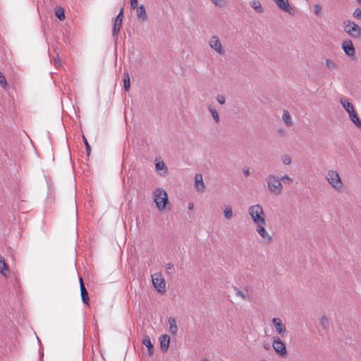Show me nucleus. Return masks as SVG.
<instances>
[{"instance_id":"1","label":"nucleus","mask_w":361,"mask_h":361,"mask_svg":"<svg viewBox=\"0 0 361 361\" xmlns=\"http://www.w3.org/2000/svg\"><path fill=\"white\" fill-rule=\"evenodd\" d=\"M325 178L331 188H333L334 190L337 192L343 191L344 184L338 172L336 170L329 169L326 172Z\"/></svg>"},{"instance_id":"2","label":"nucleus","mask_w":361,"mask_h":361,"mask_svg":"<svg viewBox=\"0 0 361 361\" xmlns=\"http://www.w3.org/2000/svg\"><path fill=\"white\" fill-rule=\"evenodd\" d=\"M248 214L255 226L267 224L263 207L259 204H256L249 207Z\"/></svg>"},{"instance_id":"3","label":"nucleus","mask_w":361,"mask_h":361,"mask_svg":"<svg viewBox=\"0 0 361 361\" xmlns=\"http://www.w3.org/2000/svg\"><path fill=\"white\" fill-rule=\"evenodd\" d=\"M266 183L268 190L270 193L279 195L283 192V185L281 178L274 174H269L266 177Z\"/></svg>"},{"instance_id":"4","label":"nucleus","mask_w":361,"mask_h":361,"mask_svg":"<svg viewBox=\"0 0 361 361\" xmlns=\"http://www.w3.org/2000/svg\"><path fill=\"white\" fill-rule=\"evenodd\" d=\"M340 103L343 109L347 111L349 119L355 125L356 127L361 129V121L359 119L354 106L348 98L343 97L340 99Z\"/></svg>"},{"instance_id":"5","label":"nucleus","mask_w":361,"mask_h":361,"mask_svg":"<svg viewBox=\"0 0 361 361\" xmlns=\"http://www.w3.org/2000/svg\"><path fill=\"white\" fill-rule=\"evenodd\" d=\"M153 201L159 211L164 210L169 203L168 195L165 190L161 188H156L153 191Z\"/></svg>"},{"instance_id":"6","label":"nucleus","mask_w":361,"mask_h":361,"mask_svg":"<svg viewBox=\"0 0 361 361\" xmlns=\"http://www.w3.org/2000/svg\"><path fill=\"white\" fill-rule=\"evenodd\" d=\"M208 44L216 54L219 56L226 54V49L217 35H212L208 40Z\"/></svg>"},{"instance_id":"7","label":"nucleus","mask_w":361,"mask_h":361,"mask_svg":"<svg viewBox=\"0 0 361 361\" xmlns=\"http://www.w3.org/2000/svg\"><path fill=\"white\" fill-rule=\"evenodd\" d=\"M343 30L348 35L353 38H359L361 36V27L354 21H344Z\"/></svg>"},{"instance_id":"8","label":"nucleus","mask_w":361,"mask_h":361,"mask_svg":"<svg viewBox=\"0 0 361 361\" xmlns=\"http://www.w3.org/2000/svg\"><path fill=\"white\" fill-rule=\"evenodd\" d=\"M266 224L256 225V232L261 238V240L264 244H269L272 241V235L266 230Z\"/></svg>"},{"instance_id":"9","label":"nucleus","mask_w":361,"mask_h":361,"mask_svg":"<svg viewBox=\"0 0 361 361\" xmlns=\"http://www.w3.org/2000/svg\"><path fill=\"white\" fill-rule=\"evenodd\" d=\"M272 347L276 354L281 357H284L287 354L286 345L279 337H274Z\"/></svg>"},{"instance_id":"10","label":"nucleus","mask_w":361,"mask_h":361,"mask_svg":"<svg viewBox=\"0 0 361 361\" xmlns=\"http://www.w3.org/2000/svg\"><path fill=\"white\" fill-rule=\"evenodd\" d=\"M152 281L154 287L159 292H164L166 288V283L164 277L161 273H156L152 276Z\"/></svg>"},{"instance_id":"11","label":"nucleus","mask_w":361,"mask_h":361,"mask_svg":"<svg viewBox=\"0 0 361 361\" xmlns=\"http://www.w3.org/2000/svg\"><path fill=\"white\" fill-rule=\"evenodd\" d=\"M123 18V9L121 8L119 13L117 15V16L115 18L114 26H113L112 35L116 41L118 39V32L122 27Z\"/></svg>"},{"instance_id":"12","label":"nucleus","mask_w":361,"mask_h":361,"mask_svg":"<svg viewBox=\"0 0 361 361\" xmlns=\"http://www.w3.org/2000/svg\"><path fill=\"white\" fill-rule=\"evenodd\" d=\"M271 322L276 329L277 334L281 336H283L286 334V327L285 324L282 322L281 318L274 317L271 319Z\"/></svg>"},{"instance_id":"13","label":"nucleus","mask_w":361,"mask_h":361,"mask_svg":"<svg viewBox=\"0 0 361 361\" xmlns=\"http://www.w3.org/2000/svg\"><path fill=\"white\" fill-rule=\"evenodd\" d=\"M342 49L345 54L349 57H354L355 54V49L351 40L348 39L342 42Z\"/></svg>"},{"instance_id":"14","label":"nucleus","mask_w":361,"mask_h":361,"mask_svg":"<svg viewBox=\"0 0 361 361\" xmlns=\"http://www.w3.org/2000/svg\"><path fill=\"white\" fill-rule=\"evenodd\" d=\"M235 295L243 300H250L252 295L250 287L245 286L243 289L235 288Z\"/></svg>"},{"instance_id":"15","label":"nucleus","mask_w":361,"mask_h":361,"mask_svg":"<svg viewBox=\"0 0 361 361\" xmlns=\"http://www.w3.org/2000/svg\"><path fill=\"white\" fill-rule=\"evenodd\" d=\"M195 188L197 192H203L205 190V184L202 174L197 173L195 176Z\"/></svg>"},{"instance_id":"16","label":"nucleus","mask_w":361,"mask_h":361,"mask_svg":"<svg viewBox=\"0 0 361 361\" xmlns=\"http://www.w3.org/2000/svg\"><path fill=\"white\" fill-rule=\"evenodd\" d=\"M276 6L283 11L290 13L292 7L290 6L288 0H273Z\"/></svg>"},{"instance_id":"17","label":"nucleus","mask_w":361,"mask_h":361,"mask_svg":"<svg viewBox=\"0 0 361 361\" xmlns=\"http://www.w3.org/2000/svg\"><path fill=\"white\" fill-rule=\"evenodd\" d=\"M159 341L161 350L166 351L169 347L170 337L166 334H163L159 337Z\"/></svg>"},{"instance_id":"18","label":"nucleus","mask_w":361,"mask_h":361,"mask_svg":"<svg viewBox=\"0 0 361 361\" xmlns=\"http://www.w3.org/2000/svg\"><path fill=\"white\" fill-rule=\"evenodd\" d=\"M0 273L5 277H8L9 275L8 267L1 255H0Z\"/></svg>"},{"instance_id":"19","label":"nucleus","mask_w":361,"mask_h":361,"mask_svg":"<svg viewBox=\"0 0 361 361\" xmlns=\"http://www.w3.org/2000/svg\"><path fill=\"white\" fill-rule=\"evenodd\" d=\"M156 171L161 176H164L167 173V168L164 161H157L155 164Z\"/></svg>"},{"instance_id":"20","label":"nucleus","mask_w":361,"mask_h":361,"mask_svg":"<svg viewBox=\"0 0 361 361\" xmlns=\"http://www.w3.org/2000/svg\"><path fill=\"white\" fill-rule=\"evenodd\" d=\"M168 323L169 325V332L173 335H176L178 331V326H177V324H176V321L175 318L169 317L168 319Z\"/></svg>"},{"instance_id":"21","label":"nucleus","mask_w":361,"mask_h":361,"mask_svg":"<svg viewBox=\"0 0 361 361\" xmlns=\"http://www.w3.org/2000/svg\"><path fill=\"white\" fill-rule=\"evenodd\" d=\"M137 16L142 22L147 20V15L143 5H140L137 8Z\"/></svg>"},{"instance_id":"22","label":"nucleus","mask_w":361,"mask_h":361,"mask_svg":"<svg viewBox=\"0 0 361 361\" xmlns=\"http://www.w3.org/2000/svg\"><path fill=\"white\" fill-rule=\"evenodd\" d=\"M250 6L258 13L264 12V9L259 0H252L250 2Z\"/></svg>"},{"instance_id":"23","label":"nucleus","mask_w":361,"mask_h":361,"mask_svg":"<svg viewBox=\"0 0 361 361\" xmlns=\"http://www.w3.org/2000/svg\"><path fill=\"white\" fill-rule=\"evenodd\" d=\"M282 120L286 126H291L293 124L290 114L287 110H283L282 115Z\"/></svg>"},{"instance_id":"24","label":"nucleus","mask_w":361,"mask_h":361,"mask_svg":"<svg viewBox=\"0 0 361 361\" xmlns=\"http://www.w3.org/2000/svg\"><path fill=\"white\" fill-rule=\"evenodd\" d=\"M142 343L148 348L149 353L151 355L153 351V345L151 342L150 338L146 336L142 340Z\"/></svg>"},{"instance_id":"25","label":"nucleus","mask_w":361,"mask_h":361,"mask_svg":"<svg viewBox=\"0 0 361 361\" xmlns=\"http://www.w3.org/2000/svg\"><path fill=\"white\" fill-rule=\"evenodd\" d=\"M325 66L330 70H336L338 67L336 63L330 59H326L325 60Z\"/></svg>"},{"instance_id":"26","label":"nucleus","mask_w":361,"mask_h":361,"mask_svg":"<svg viewBox=\"0 0 361 361\" xmlns=\"http://www.w3.org/2000/svg\"><path fill=\"white\" fill-rule=\"evenodd\" d=\"M208 109H209V111L211 113L213 118L214 119L215 122L216 123H219L220 121V118H219V114H218L217 111L212 106H209L208 107Z\"/></svg>"},{"instance_id":"27","label":"nucleus","mask_w":361,"mask_h":361,"mask_svg":"<svg viewBox=\"0 0 361 361\" xmlns=\"http://www.w3.org/2000/svg\"><path fill=\"white\" fill-rule=\"evenodd\" d=\"M55 15L61 20L65 18L64 10L61 7H56L55 8Z\"/></svg>"},{"instance_id":"28","label":"nucleus","mask_w":361,"mask_h":361,"mask_svg":"<svg viewBox=\"0 0 361 361\" xmlns=\"http://www.w3.org/2000/svg\"><path fill=\"white\" fill-rule=\"evenodd\" d=\"M123 85H124V89L126 91H128L130 90V76L128 73H124V79H123Z\"/></svg>"},{"instance_id":"29","label":"nucleus","mask_w":361,"mask_h":361,"mask_svg":"<svg viewBox=\"0 0 361 361\" xmlns=\"http://www.w3.org/2000/svg\"><path fill=\"white\" fill-rule=\"evenodd\" d=\"M224 215L226 219H230L233 216V212L231 207H226L224 210Z\"/></svg>"},{"instance_id":"30","label":"nucleus","mask_w":361,"mask_h":361,"mask_svg":"<svg viewBox=\"0 0 361 361\" xmlns=\"http://www.w3.org/2000/svg\"><path fill=\"white\" fill-rule=\"evenodd\" d=\"M281 160L284 165H290L292 162V158L288 154L281 155Z\"/></svg>"},{"instance_id":"31","label":"nucleus","mask_w":361,"mask_h":361,"mask_svg":"<svg viewBox=\"0 0 361 361\" xmlns=\"http://www.w3.org/2000/svg\"><path fill=\"white\" fill-rule=\"evenodd\" d=\"M213 4L219 8H224L226 6V0H210Z\"/></svg>"},{"instance_id":"32","label":"nucleus","mask_w":361,"mask_h":361,"mask_svg":"<svg viewBox=\"0 0 361 361\" xmlns=\"http://www.w3.org/2000/svg\"><path fill=\"white\" fill-rule=\"evenodd\" d=\"M320 324L324 329H327L329 326V322L326 316H322L320 319Z\"/></svg>"},{"instance_id":"33","label":"nucleus","mask_w":361,"mask_h":361,"mask_svg":"<svg viewBox=\"0 0 361 361\" xmlns=\"http://www.w3.org/2000/svg\"><path fill=\"white\" fill-rule=\"evenodd\" d=\"M82 300L84 303L87 304L89 301L88 293L86 289L80 291Z\"/></svg>"},{"instance_id":"34","label":"nucleus","mask_w":361,"mask_h":361,"mask_svg":"<svg viewBox=\"0 0 361 361\" xmlns=\"http://www.w3.org/2000/svg\"><path fill=\"white\" fill-rule=\"evenodd\" d=\"M313 11L316 16H320L322 12V8L319 4H314L313 6Z\"/></svg>"},{"instance_id":"35","label":"nucleus","mask_w":361,"mask_h":361,"mask_svg":"<svg viewBox=\"0 0 361 361\" xmlns=\"http://www.w3.org/2000/svg\"><path fill=\"white\" fill-rule=\"evenodd\" d=\"M353 16L355 18L361 20V8H357L356 9H355V11L353 13Z\"/></svg>"},{"instance_id":"36","label":"nucleus","mask_w":361,"mask_h":361,"mask_svg":"<svg viewBox=\"0 0 361 361\" xmlns=\"http://www.w3.org/2000/svg\"><path fill=\"white\" fill-rule=\"evenodd\" d=\"M216 101L220 104H224L226 102V98L223 94H218L216 96Z\"/></svg>"},{"instance_id":"37","label":"nucleus","mask_w":361,"mask_h":361,"mask_svg":"<svg viewBox=\"0 0 361 361\" xmlns=\"http://www.w3.org/2000/svg\"><path fill=\"white\" fill-rule=\"evenodd\" d=\"M165 268L167 271H169V274H173L174 269H173V265L171 263L166 264Z\"/></svg>"},{"instance_id":"38","label":"nucleus","mask_w":361,"mask_h":361,"mask_svg":"<svg viewBox=\"0 0 361 361\" xmlns=\"http://www.w3.org/2000/svg\"><path fill=\"white\" fill-rule=\"evenodd\" d=\"M0 84L4 87L6 88L7 87V82L5 77L0 73Z\"/></svg>"},{"instance_id":"39","label":"nucleus","mask_w":361,"mask_h":361,"mask_svg":"<svg viewBox=\"0 0 361 361\" xmlns=\"http://www.w3.org/2000/svg\"><path fill=\"white\" fill-rule=\"evenodd\" d=\"M280 178H281V180L286 181L288 183H290L293 181L292 178L288 175H287V174L283 175Z\"/></svg>"},{"instance_id":"40","label":"nucleus","mask_w":361,"mask_h":361,"mask_svg":"<svg viewBox=\"0 0 361 361\" xmlns=\"http://www.w3.org/2000/svg\"><path fill=\"white\" fill-rule=\"evenodd\" d=\"M83 141H84V143L85 145V147H86V150H87V154H90V147L87 142V139L83 136Z\"/></svg>"},{"instance_id":"41","label":"nucleus","mask_w":361,"mask_h":361,"mask_svg":"<svg viewBox=\"0 0 361 361\" xmlns=\"http://www.w3.org/2000/svg\"><path fill=\"white\" fill-rule=\"evenodd\" d=\"M130 6L133 9L137 8V0H130Z\"/></svg>"},{"instance_id":"42","label":"nucleus","mask_w":361,"mask_h":361,"mask_svg":"<svg viewBox=\"0 0 361 361\" xmlns=\"http://www.w3.org/2000/svg\"><path fill=\"white\" fill-rule=\"evenodd\" d=\"M243 174L245 176H248L250 175V169H249V168H247V167L243 168Z\"/></svg>"},{"instance_id":"43","label":"nucleus","mask_w":361,"mask_h":361,"mask_svg":"<svg viewBox=\"0 0 361 361\" xmlns=\"http://www.w3.org/2000/svg\"><path fill=\"white\" fill-rule=\"evenodd\" d=\"M80 291L83 290L84 289H86L85 286H84V283L82 282V278L80 279Z\"/></svg>"},{"instance_id":"44","label":"nucleus","mask_w":361,"mask_h":361,"mask_svg":"<svg viewBox=\"0 0 361 361\" xmlns=\"http://www.w3.org/2000/svg\"><path fill=\"white\" fill-rule=\"evenodd\" d=\"M188 209H189V210H192V209H193V208H194V204H193L192 202H189V203H188Z\"/></svg>"},{"instance_id":"45","label":"nucleus","mask_w":361,"mask_h":361,"mask_svg":"<svg viewBox=\"0 0 361 361\" xmlns=\"http://www.w3.org/2000/svg\"><path fill=\"white\" fill-rule=\"evenodd\" d=\"M263 348L265 349V350H269V348H270V345L269 343H263Z\"/></svg>"},{"instance_id":"46","label":"nucleus","mask_w":361,"mask_h":361,"mask_svg":"<svg viewBox=\"0 0 361 361\" xmlns=\"http://www.w3.org/2000/svg\"><path fill=\"white\" fill-rule=\"evenodd\" d=\"M59 59H54V66H59Z\"/></svg>"},{"instance_id":"47","label":"nucleus","mask_w":361,"mask_h":361,"mask_svg":"<svg viewBox=\"0 0 361 361\" xmlns=\"http://www.w3.org/2000/svg\"><path fill=\"white\" fill-rule=\"evenodd\" d=\"M359 4H361V0H356Z\"/></svg>"},{"instance_id":"48","label":"nucleus","mask_w":361,"mask_h":361,"mask_svg":"<svg viewBox=\"0 0 361 361\" xmlns=\"http://www.w3.org/2000/svg\"><path fill=\"white\" fill-rule=\"evenodd\" d=\"M202 361H209V360L207 359H204Z\"/></svg>"},{"instance_id":"49","label":"nucleus","mask_w":361,"mask_h":361,"mask_svg":"<svg viewBox=\"0 0 361 361\" xmlns=\"http://www.w3.org/2000/svg\"><path fill=\"white\" fill-rule=\"evenodd\" d=\"M259 361H267V360H265L262 359V360H260Z\"/></svg>"}]
</instances>
